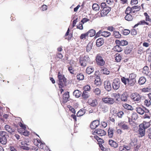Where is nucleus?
Listing matches in <instances>:
<instances>
[{"mask_svg":"<svg viewBox=\"0 0 151 151\" xmlns=\"http://www.w3.org/2000/svg\"><path fill=\"white\" fill-rule=\"evenodd\" d=\"M102 54H99L96 55V64L98 65L103 66L105 63V62L102 57Z\"/></svg>","mask_w":151,"mask_h":151,"instance_id":"nucleus-3","label":"nucleus"},{"mask_svg":"<svg viewBox=\"0 0 151 151\" xmlns=\"http://www.w3.org/2000/svg\"><path fill=\"white\" fill-rule=\"evenodd\" d=\"M142 96L137 93H132L131 96V99L135 102L139 103L141 101Z\"/></svg>","mask_w":151,"mask_h":151,"instance_id":"nucleus-4","label":"nucleus"},{"mask_svg":"<svg viewBox=\"0 0 151 151\" xmlns=\"http://www.w3.org/2000/svg\"><path fill=\"white\" fill-rule=\"evenodd\" d=\"M118 125L124 130H129V126L124 122L119 123Z\"/></svg>","mask_w":151,"mask_h":151,"instance_id":"nucleus-9","label":"nucleus"},{"mask_svg":"<svg viewBox=\"0 0 151 151\" xmlns=\"http://www.w3.org/2000/svg\"><path fill=\"white\" fill-rule=\"evenodd\" d=\"M150 124L149 122H144L143 123L141 124L139 127L145 130V129H147L150 126Z\"/></svg>","mask_w":151,"mask_h":151,"instance_id":"nucleus-11","label":"nucleus"},{"mask_svg":"<svg viewBox=\"0 0 151 151\" xmlns=\"http://www.w3.org/2000/svg\"><path fill=\"white\" fill-rule=\"evenodd\" d=\"M140 8V7L138 6H134L132 8L128 6L126 9L125 13L126 14L134 13L138 12Z\"/></svg>","mask_w":151,"mask_h":151,"instance_id":"nucleus-2","label":"nucleus"},{"mask_svg":"<svg viewBox=\"0 0 151 151\" xmlns=\"http://www.w3.org/2000/svg\"><path fill=\"white\" fill-rule=\"evenodd\" d=\"M100 71L102 73L107 75H109L110 72L108 69L106 68H104L101 69Z\"/></svg>","mask_w":151,"mask_h":151,"instance_id":"nucleus-27","label":"nucleus"},{"mask_svg":"<svg viewBox=\"0 0 151 151\" xmlns=\"http://www.w3.org/2000/svg\"><path fill=\"white\" fill-rule=\"evenodd\" d=\"M101 108L102 111L104 113L108 111V108L106 105H102L101 106Z\"/></svg>","mask_w":151,"mask_h":151,"instance_id":"nucleus-42","label":"nucleus"},{"mask_svg":"<svg viewBox=\"0 0 151 151\" xmlns=\"http://www.w3.org/2000/svg\"><path fill=\"white\" fill-rule=\"evenodd\" d=\"M6 139L5 137H0V142L3 145H5L6 143Z\"/></svg>","mask_w":151,"mask_h":151,"instance_id":"nucleus-40","label":"nucleus"},{"mask_svg":"<svg viewBox=\"0 0 151 151\" xmlns=\"http://www.w3.org/2000/svg\"><path fill=\"white\" fill-rule=\"evenodd\" d=\"M128 44V42L126 41L122 40L121 41V45L124 46L127 45Z\"/></svg>","mask_w":151,"mask_h":151,"instance_id":"nucleus-55","label":"nucleus"},{"mask_svg":"<svg viewBox=\"0 0 151 151\" xmlns=\"http://www.w3.org/2000/svg\"><path fill=\"white\" fill-rule=\"evenodd\" d=\"M99 124V122L98 120L94 121L92 122L90 125V127L91 129H95Z\"/></svg>","mask_w":151,"mask_h":151,"instance_id":"nucleus-10","label":"nucleus"},{"mask_svg":"<svg viewBox=\"0 0 151 151\" xmlns=\"http://www.w3.org/2000/svg\"><path fill=\"white\" fill-rule=\"evenodd\" d=\"M0 136L1 137H4L6 138L7 137H8V133L4 131H0Z\"/></svg>","mask_w":151,"mask_h":151,"instance_id":"nucleus-35","label":"nucleus"},{"mask_svg":"<svg viewBox=\"0 0 151 151\" xmlns=\"http://www.w3.org/2000/svg\"><path fill=\"white\" fill-rule=\"evenodd\" d=\"M104 42V40L103 38H100L98 39L96 42V46L97 47H100L103 44Z\"/></svg>","mask_w":151,"mask_h":151,"instance_id":"nucleus-12","label":"nucleus"},{"mask_svg":"<svg viewBox=\"0 0 151 151\" xmlns=\"http://www.w3.org/2000/svg\"><path fill=\"white\" fill-rule=\"evenodd\" d=\"M144 108L137 107L136 108V111L140 114L142 115L144 114Z\"/></svg>","mask_w":151,"mask_h":151,"instance_id":"nucleus-26","label":"nucleus"},{"mask_svg":"<svg viewBox=\"0 0 151 151\" xmlns=\"http://www.w3.org/2000/svg\"><path fill=\"white\" fill-rule=\"evenodd\" d=\"M139 137H142L145 135V130L144 129L140 127L139 129Z\"/></svg>","mask_w":151,"mask_h":151,"instance_id":"nucleus-17","label":"nucleus"},{"mask_svg":"<svg viewBox=\"0 0 151 151\" xmlns=\"http://www.w3.org/2000/svg\"><path fill=\"white\" fill-rule=\"evenodd\" d=\"M133 18V16L130 14H127V15L125 17V19L128 21H132Z\"/></svg>","mask_w":151,"mask_h":151,"instance_id":"nucleus-32","label":"nucleus"},{"mask_svg":"<svg viewBox=\"0 0 151 151\" xmlns=\"http://www.w3.org/2000/svg\"><path fill=\"white\" fill-rule=\"evenodd\" d=\"M93 134L94 135H95L97 134L99 136H102L105 135L106 133L104 130L99 129H96L95 131H94Z\"/></svg>","mask_w":151,"mask_h":151,"instance_id":"nucleus-8","label":"nucleus"},{"mask_svg":"<svg viewBox=\"0 0 151 151\" xmlns=\"http://www.w3.org/2000/svg\"><path fill=\"white\" fill-rule=\"evenodd\" d=\"M105 88L108 91H110L111 88V84L109 81H106L105 82Z\"/></svg>","mask_w":151,"mask_h":151,"instance_id":"nucleus-13","label":"nucleus"},{"mask_svg":"<svg viewBox=\"0 0 151 151\" xmlns=\"http://www.w3.org/2000/svg\"><path fill=\"white\" fill-rule=\"evenodd\" d=\"M5 128L6 130L8 132H11V127L8 125H6L5 126Z\"/></svg>","mask_w":151,"mask_h":151,"instance_id":"nucleus-61","label":"nucleus"},{"mask_svg":"<svg viewBox=\"0 0 151 151\" xmlns=\"http://www.w3.org/2000/svg\"><path fill=\"white\" fill-rule=\"evenodd\" d=\"M94 70L93 67L89 66L87 68L86 70V73L88 74H90L94 71Z\"/></svg>","mask_w":151,"mask_h":151,"instance_id":"nucleus-22","label":"nucleus"},{"mask_svg":"<svg viewBox=\"0 0 151 151\" xmlns=\"http://www.w3.org/2000/svg\"><path fill=\"white\" fill-rule=\"evenodd\" d=\"M102 101L108 104H113L115 102L114 99L110 97H105L102 98Z\"/></svg>","mask_w":151,"mask_h":151,"instance_id":"nucleus-6","label":"nucleus"},{"mask_svg":"<svg viewBox=\"0 0 151 151\" xmlns=\"http://www.w3.org/2000/svg\"><path fill=\"white\" fill-rule=\"evenodd\" d=\"M109 142L110 146L114 148H116L118 147V144L116 142L112 139L109 140Z\"/></svg>","mask_w":151,"mask_h":151,"instance_id":"nucleus-15","label":"nucleus"},{"mask_svg":"<svg viewBox=\"0 0 151 151\" xmlns=\"http://www.w3.org/2000/svg\"><path fill=\"white\" fill-rule=\"evenodd\" d=\"M88 36L92 37L94 36L96 34L95 31L93 29L89 30L87 32Z\"/></svg>","mask_w":151,"mask_h":151,"instance_id":"nucleus-20","label":"nucleus"},{"mask_svg":"<svg viewBox=\"0 0 151 151\" xmlns=\"http://www.w3.org/2000/svg\"><path fill=\"white\" fill-rule=\"evenodd\" d=\"M26 145H20V148L22 149L29 150L30 149V148L26 146Z\"/></svg>","mask_w":151,"mask_h":151,"instance_id":"nucleus-52","label":"nucleus"},{"mask_svg":"<svg viewBox=\"0 0 151 151\" xmlns=\"http://www.w3.org/2000/svg\"><path fill=\"white\" fill-rule=\"evenodd\" d=\"M89 104L92 106H96L98 104L97 101L96 100L94 99L92 100L91 101H89Z\"/></svg>","mask_w":151,"mask_h":151,"instance_id":"nucleus-28","label":"nucleus"},{"mask_svg":"<svg viewBox=\"0 0 151 151\" xmlns=\"http://www.w3.org/2000/svg\"><path fill=\"white\" fill-rule=\"evenodd\" d=\"M83 97L85 99H86L88 98L89 96L88 93L87 91H84L82 95Z\"/></svg>","mask_w":151,"mask_h":151,"instance_id":"nucleus-41","label":"nucleus"},{"mask_svg":"<svg viewBox=\"0 0 151 151\" xmlns=\"http://www.w3.org/2000/svg\"><path fill=\"white\" fill-rule=\"evenodd\" d=\"M81 92L78 90H75L73 93V95L76 98H79L80 97Z\"/></svg>","mask_w":151,"mask_h":151,"instance_id":"nucleus-23","label":"nucleus"},{"mask_svg":"<svg viewBox=\"0 0 151 151\" xmlns=\"http://www.w3.org/2000/svg\"><path fill=\"white\" fill-rule=\"evenodd\" d=\"M93 43L92 42H90L86 47V51L87 52H89L91 51L92 50Z\"/></svg>","mask_w":151,"mask_h":151,"instance_id":"nucleus-14","label":"nucleus"},{"mask_svg":"<svg viewBox=\"0 0 151 151\" xmlns=\"http://www.w3.org/2000/svg\"><path fill=\"white\" fill-rule=\"evenodd\" d=\"M85 113V110L80 109L77 113V116L80 117L83 116Z\"/></svg>","mask_w":151,"mask_h":151,"instance_id":"nucleus-31","label":"nucleus"},{"mask_svg":"<svg viewBox=\"0 0 151 151\" xmlns=\"http://www.w3.org/2000/svg\"><path fill=\"white\" fill-rule=\"evenodd\" d=\"M124 112L122 111H120L117 113V116L119 118H122L124 115Z\"/></svg>","mask_w":151,"mask_h":151,"instance_id":"nucleus-60","label":"nucleus"},{"mask_svg":"<svg viewBox=\"0 0 151 151\" xmlns=\"http://www.w3.org/2000/svg\"><path fill=\"white\" fill-rule=\"evenodd\" d=\"M113 130L112 129H109L108 130V136L110 138H112L113 136Z\"/></svg>","mask_w":151,"mask_h":151,"instance_id":"nucleus-39","label":"nucleus"},{"mask_svg":"<svg viewBox=\"0 0 151 151\" xmlns=\"http://www.w3.org/2000/svg\"><path fill=\"white\" fill-rule=\"evenodd\" d=\"M77 78L79 80H82L84 78V76L83 75L82 73H80L77 75Z\"/></svg>","mask_w":151,"mask_h":151,"instance_id":"nucleus-48","label":"nucleus"},{"mask_svg":"<svg viewBox=\"0 0 151 151\" xmlns=\"http://www.w3.org/2000/svg\"><path fill=\"white\" fill-rule=\"evenodd\" d=\"M58 83L59 85V88H60L64 86L66 83V78L64 76L62 75L60 72H59L58 74Z\"/></svg>","mask_w":151,"mask_h":151,"instance_id":"nucleus-1","label":"nucleus"},{"mask_svg":"<svg viewBox=\"0 0 151 151\" xmlns=\"http://www.w3.org/2000/svg\"><path fill=\"white\" fill-rule=\"evenodd\" d=\"M87 36H88V35L87 34V33H86L85 34H82L81 35L80 37V38L81 39H86V37Z\"/></svg>","mask_w":151,"mask_h":151,"instance_id":"nucleus-58","label":"nucleus"},{"mask_svg":"<svg viewBox=\"0 0 151 151\" xmlns=\"http://www.w3.org/2000/svg\"><path fill=\"white\" fill-rule=\"evenodd\" d=\"M37 144H36L35 145H37L39 148L41 149L43 148L44 145H45V143L42 142L40 140H37Z\"/></svg>","mask_w":151,"mask_h":151,"instance_id":"nucleus-18","label":"nucleus"},{"mask_svg":"<svg viewBox=\"0 0 151 151\" xmlns=\"http://www.w3.org/2000/svg\"><path fill=\"white\" fill-rule=\"evenodd\" d=\"M144 104L147 106H149L151 105V102L150 100L146 99L144 101Z\"/></svg>","mask_w":151,"mask_h":151,"instance_id":"nucleus-54","label":"nucleus"},{"mask_svg":"<svg viewBox=\"0 0 151 151\" xmlns=\"http://www.w3.org/2000/svg\"><path fill=\"white\" fill-rule=\"evenodd\" d=\"M122 106L124 108L126 109L130 110H132L133 109V108L131 106L126 103L123 104Z\"/></svg>","mask_w":151,"mask_h":151,"instance_id":"nucleus-24","label":"nucleus"},{"mask_svg":"<svg viewBox=\"0 0 151 151\" xmlns=\"http://www.w3.org/2000/svg\"><path fill=\"white\" fill-rule=\"evenodd\" d=\"M136 82V81L133 80L132 79H130L128 78V85L127 86H134Z\"/></svg>","mask_w":151,"mask_h":151,"instance_id":"nucleus-29","label":"nucleus"},{"mask_svg":"<svg viewBox=\"0 0 151 151\" xmlns=\"http://www.w3.org/2000/svg\"><path fill=\"white\" fill-rule=\"evenodd\" d=\"M131 117V119L135 120L137 119L138 118L137 114L136 113H133L132 114Z\"/></svg>","mask_w":151,"mask_h":151,"instance_id":"nucleus-44","label":"nucleus"},{"mask_svg":"<svg viewBox=\"0 0 151 151\" xmlns=\"http://www.w3.org/2000/svg\"><path fill=\"white\" fill-rule=\"evenodd\" d=\"M128 95L126 93H123L121 97V101L124 102H127L128 101Z\"/></svg>","mask_w":151,"mask_h":151,"instance_id":"nucleus-16","label":"nucleus"},{"mask_svg":"<svg viewBox=\"0 0 151 151\" xmlns=\"http://www.w3.org/2000/svg\"><path fill=\"white\" fill-rule=\"evenodd\" d=\"M77 28L80 30H82L83 29L82 24L81 23H80L77 26Z\"/></svg>","mask_w":151,"mask_h":151,"instance_id":"nucleus-63","label":"nucleus"},{"mask_svg":"<svg viewBox=\"0 0 151 151\" xmlns=\"http://www.w3.org/2000/svg\"><path fill=\"white\" fill-rule=\"evenodd\" d=\"M93 9L95 11H97L99 9V6L96 4H94L92 5Z\"/></svg>","mask_w":151,"mask_h":151,"instance_id":"nucleus-37","label":"nucleus"},{"mask_svg":"<svg viewBox=\"0 0 151 151\" xmlns=\"http://www.w3.org/2000/svg\"><path fill=\"white\" fill-rule=\"evenodd\" d=\"M114 35L116 38H119L121 36V35L119 34V32L117 31H114Z\"/></svg>","mask_w":151,"mask_h":151,"instance_id":"nucleus-47","label":"nucleus"},{"mask_svg":"<svg viewBox=\"0 0 151 151\" xmlns=\"http://www.w3.org/2000/svg\"><path fill=\"white\" fill-rule=\"evenodd\" d=\"M142 91L145 92H149L150 90V88L148 87L146 88H144L142 89Z\"/></svg>","mask_w":151,"mask_h":151,"instance_id":"nucleus-64","label":"nucleus"},{"mask_svg":"<svg viewBox=\"0 0 151 151\" xmlns=\"http://www.w3.org/2000/svg\"><path fill=\"white\" fill-rule=\"evenodd\" d=\"M132 50V48L129 47H127L125 49L124 51L125 54H128L130 53Z\"/></svg>","mask_w":151,"mask_h":151,"instance_id":"nucleus-49","label":"nucleus"},{"mask_svg":"<svg viewBox=\"0 0 151 151\" xmlns=\"http://www.w3.org/2000/svg\"><path fill=\"white\" fill-rule=\"evenodd\" d=\"M130 30L127 29H124L123 31V34L125 35H128L130 33Z\"/></svg>","mask_w":151,"mask_h":151,"instance_id":"nucleus-59","label":"nucleus"},{"mask_svg":"<svg viewBox=\"0 0 151 151\" xmlns=\"http://www.w3.org/2000/svg\"><path fill=\"white\" fill-rule=\"evenodd\" d=\"M88 62L86 61L85 60H83V59L80 58V63L81 65L82 66L85 67L87 65V64Z\"/></svg>","mask_w":151,"mask_h":151,"instance_id":"nucleus-38","label":"nucleus"},{"mask_svg":"<svg viewBox=\"0 0 151 151\" xmlns=\"http://www.w3.org/2000/svg\"><path fill=\"white\" fill-rule=\"evenodd\" d=\"M121 80L122 82H123L124 85H127L128 78H125L124 77H122L121 78Z\"/></svg>","mask_w":151,"mask_h":151,"instance_id":"nucleus-45","label":"nucleus"},{"mask_svg":"<svg viewBox=\"0 0 151 151\" xmlns=\"http://www.w3.org/2000/svg\"><path fill=\"white\" fill-rule=\"evenodd\" d=\"M81 58L82 59L86 61L89 62L90 61V59L88 55H84L82 58Z\"/></svg>","mask_w":151,"mask_h":151,"instance_id":"nucleus-50","label":"nucleus"},{"mask_svg":"<svg viewBox=\"0 0 151 151\" xmlns=\"http://www.w3.org/2000/svg\"><path fill=\"white\" fill-rule=\"evenodd\" d=\"M94 82L95 84L97 86L100 85L101 83L100 78H97L95 79Z\"/></svg>","mask_w":151,"mask_h":151,"instance_id":"nucleus-53","label":"nucleus"},{"mask_svg":"<svg viewBox=\"0 0 151 151\" xmlns=\"http://www.w3.org/2000/svg\"><path fill=\"white\" fill-rule=\"evenodd\" d=\"M69 97V92L68 91H67L63 95V98L64 101L66 102L68 100Z\"/></svg>","mask_w":151,"mask_h":151,"instance_id":"nucleus-21","label":"nucleus"},{"mask_svg":"<svg viewBox=\"0 0 151 151\" xmlns=\"http://www.w3.org/2000/svg\"><path fill=\"white\" fill-rule=\"evenodd\" d=\"M111 10V8L109 7H106L103 8V9L101 11V17H103L107 15Z\"/></svg>","mask_w":151,"mask_h":151,"instance_id":"nucleus-7","label":"nucleus"},{"mask_svg":"<svg viewBox=\"0 0 151 151\" xmlns=\"http://www.w3.org/2000/svg\"><path fill=\"white\" fill-rule=\"evenodd\" d=\"M144 15L146 17V20L147 21H150V19L149 17V16L148 15L147 13H144Z\"/></svg>","mask_w":151,"mask_h":151,"instance_id":"nucleus-57","label":"nucleus"},{"mask_svg":"<svg viewBox=\"0 0 151 151\" xmlns=\"http://www.w3.org/2000/svg\"><path fill=\"white\" fill-rule=\"evenodd\" d=\"M21 144L22 145H26V146H29L30 145L29 142L27 139L21 142Z\"/></svg>","mask_w":151,"mask_h":151,"instance_id":"nucleus-46","label":"nucleus"},{"mask_svg":"<svg viewBox=\"0 0 151 151\" xmlns=\"http://www.w3.org/2000/svg\"><path fill=\"white\" fill-rule=\"evenodd\" d=\"M146 24L147 25L148 24V23L146 22L144 20L141 21L138 23L137 24H136L134 26V27H137L139 25H143L145 24Z\"/></svg>","mask_w":151,"mask_h":151,"instance_id":"nucleus-34","label":"nucleus"},{"mask_svg":"<svg viewBox=\"0 0 151 151\" xmlns=\"http://www.w3.org/2000/svg\"><path fill=\"white\" fill-rule=\"evenodd\" d=\"M113 49L114 51L118 52H120L122 50V49L118 45H116L114 46Z\"/></svg>","mask_w":151,"mask_h":151,"instance_id":"nucleus-30","label":"nucleus"},{"mask_svg":"<svg viewBox=\"0 0 151 151\" xmlns=\"http://www.w3.org/2000/svg\"><path fill=\"white\" fill-rule=\"evenodd\" d=\"M122 57L120 55L118 54L117 55L116 54V56L115 57V59L118 62H119L121 60Z\"/></svg>","mask_w":151,"mask_h":151,"instance_id":"nucleus-51","label":"nucleus"},{"mask_svg":"<svg viewBox=\"0 0 151 151\" xmlns=\"http://www.w3.org/2000/svg\"><path fill=\"white\" fill-rule=\"evenodd\" d=\"M68 70L70 73L72 74H74V71L73 68L72 67H69L68 68Z\"/></svg>","mask_w":151,"mask_h":151,"instance_id":"nucleus-62","label":"nucleus"},{"mask_svg":"<svg viewBox=\"0 0 151 151\" xmlns=\"http://www.w3.org/2000/svg\"><path fill=\"white\" fill-rule=\"evenodd\" d=\"M93 91L95 95L99 96L101 94V91L99 88H96L93 90Z\"/></svg>","mask_w":151,"mask_h":151,"instance_id":"nucleus-36","label":"nucleus"},{"mask_svg":"<svg viewBox=\"0 0 151 151\" xmlns=\"http://www.w3.org/2000/svg\"><path fill=\"white\" fill-rule=\"evenodd\" d=\"M121 82L119 79L116 78L113 80L112 87L113 89L115 90L119 89L120 86Z\"/></svg>","mask_w":151,"mask_h":151,"instance_id":"nucleus-5","label":"nucleus"},{"mask_svg":"<svg viewBox=\"0 0 151 151\" xmlns=\"http://www.w3.org/2000/svg\"><path fill=\"white\" fill-rule=\"evenodd\" d=\"M146 81V79L145 77H141L139 79L138 83L140 85H142L145 83Z\"/></svg>","mask_w":151,"mask_h":151,"instance_id":"nucleus-25","label":"nucleus"},{"mask_svg":"<svg viewBox=\"0 0 151 151\" xmlns=\"http://www.w3.org/2000/svg\"><path fill=\"white\" fill-rule=\"evenodd\" d=\"M111 35L109 32L108 31H103L101 35L105 37H107Z\"/></svg>","mask_w":151,"mask_h":151,"instance_id":"nucleus-43","label":"nucleus"},{"mask_svg":"<svg viewBox=\"0 0 151 151\" xmlns=\"http://www.w3.org/2000/svg\"><path fill=\"white\" fill-rule=\"evenodd\" d=\"M111 95L112 97H114L115 98H119L120 97V94L119 93H113Z\"/></svg>","mask_w":151,"mask_h":151,"instance_id":"nucleus-56","label":"nucleus"},{"mask_svg":"<svg viewBox=\"0 0 151 151\" xmlns=\"http://www.w3.org/2000/svg\"><path fill=\"white\" fill-rule=\"evenodd\" d=\"M142 73L148 76L150 71H149V68L147 66H145L143 69Z\"/></svg>","mask_w":151,"mask_h":151,"instance_id":"nucleus-19","label":"nucleus"},{"mask_svg":"<svg viewBox=\"0 0 151 151\" xmlns=\"http://www.w3.org/2000/svg\"><path fill=\"white\" fill-rule=\"evenodd\" d=\"M137 76L136 74H134V73H131L129 74V77L128 78L132 79V80H134V81H136L135 78Z\"/></svg>","mask_w":151,"mask_h":151,"instance_id":"nucleus-33","label":"nucleus"}]
</instances>
